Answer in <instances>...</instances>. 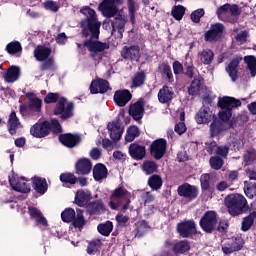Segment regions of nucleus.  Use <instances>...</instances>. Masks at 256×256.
<instances>
[{
	"instance_id": "nucleus-1",
	"label": "nucleus",
	"mask_w": 256,
	"mask_h": 256,
	"mask_svg": "<svg viewBox=\"0 0 256 256\" xmlns=\"http://www.w3.org/2000/svg\"><path fill=\"white\" fill-rule=\"evenodd\" d=\"M80 11L86 17V19L81 22L83 28L82 34L84 37L92 35L94 39H99V29H101V22L97 20V14L95 13V10L89 8V6H85Z\"/></svg>"
},
{
	"instance_id": "nucleus-2",
	"label": "nucleus",
	"mask_w": 256,
	"mask_h": 256,
	"mask_svg": "<svg viewBox=\"0 0 256 256\" xmlns=\"http://www.w3.org/2000/svg\"><path fill=\"white\" fill-rule=\"evenodd\" d=\"M109 206L114 210L122 207L123 211L129 209L131 211L133 209V207H131V192L121 186L116 188L110 196Z\"/></svg>"
},
{
	"instance_id": "nucleus-3",
	"label": "nucleus",
	"mask_w": 256,
	"mask_h": 256,
	"mask_svg": "<svg viewBox=\"0 0 256 256\" xmlns=\"http://www.w3.org/2000/svg\"><path fill=\"white\" fill-rule=\"evenodd\" d=\"M225 205L232 217H237V215H241L243 211L249 209V206H247V199L241 194L228 195L225 198Z\"/></svg>"
},
{
	"instance_id": "nucleus-4",
	"label": "nucleus",
	"mask_w": 256,
	"mask_h": 256,
	"mask_svg": "<svg viewBox=\"0 0 256 256\" xmlns=\"http://www.w3.org/2000/svg\"><path fill=\"white\" fill-rule=\"evenodd\" d=\"M61 219L64 223H71L73 222L74 227L77 229H83L87 224L85 217L83 216V210L77 209L76 212L72 208H66L61 213Z\"/></svg>"
},
{
	"instance_id": "nucleus-5",
	"label": "nucleus",
	"mask_w": 256,
	"mask_h": 256,
	"mask_svg": "<svg viewBox=\"0 0 256 256\" xmlns=\"http://www.w3.org/2000/svg\"><path fill=\"white\" fill-rule=\"evenodd\" d=\"M84 46L90 51V57H92L96 65L105 56L106 49H109V44L93 40L85 41Z\"/></svg>"
},
{
	"instance_id": "nucleus-6",
	"label": "nucleus",
	"mask_w": 256,
	"mask_h": 256,
	"mask_svg": "<svg viewBox=\"0 0 256 256\" xmlns=\"http://www.w3.org/2000/svg\"><path fill=\"white\" fill-rule=\"evenodd\" d=\"M239 14V6L224 4L222 7L218 8L217 15L222 21L231 22L234 21L235 16Z\"/></svg>"
},
{
	"instance_id": "nucleus-7",
	"label": "nucleus",
	"mask_w": 256,
	"mask_h": 256,
	"mask_svg": "<svg viewBox=\"0 0 256 256\" xmlns=\"http://www.w3.org/2000/svg\"><path fill=\"white\" fill-rule=\"evenodd\" d=\"M200 227L206 233H211L217 227V213L215 211L206 212L200 219Z\"/></svg>"
},
{
	"instance_id": "nucleus-8",
	"label": "nucleus",
	"mask_w": 256,
	"mask_h": 256,
	"mask_svg": "<svg viewBox=\"0 0 256 256\" xmlns=\"http://www.w3.org/2000/svg\"><path fill=\"white\" fill-rule=\"evenodd\" d=\"M51 131V123L44 121L41 123H36L30 128V135L36 137V139H43L47 137Z\"/></svg>"
},
{
	"instance_id": "nucleus-9",
	"label": "nucleus",
	"mask_w": 256,
	"mask_h": 256,
	"mask_svg": "<svg viewBox=\"0 0 256 256\" xmlns=\"http://www.w3.org/2000/svg\"><path fill=\"white\" fill-rule=\"evenodd\" d=\"M54 115H61L62 119H69V117L73 115V103H67V99L60 98L56 109L54 110Z\"/></svg>"
},
{
	"instance_id": "nucleus-10",
	"label": "nucleus",
	"mask_w": 256,
	"mask_h": 256,
	"mask_svg": "<svg viewBox=\"0 0 256 256\" xmlns=\"http://www.w3.org/2000/svg\"><path fill=\"white\" fill-rule=\"evenodd\" d=\"M177 231L183 238L191 237L197 233V224L193 220H185L177 225Z\"/></svg>"
},
{
	"instance_id": "nucleus-11",
	"label": "nucleus",
	"mask_w": 256,
	"mask_h": 256,
	"mask_svg": "<svg viewBox=\"0 0 256 256\" xmlns=\"http://www.w3.org/2000/svg\"><path fill=\"white\" fill-rule=\"evenodd\" d=\"M9 183L14 191H18V193H29V191H31V187L28 185L25 178H19L15 174L9 176Z\"/></svg>"
},
{
	"instance_id": "nucleus-12",
	"label": "nucleus",
	"mask_w": 256,
	"mask_h": 256,
	"mask_svg": "<svg viewBox=\"0 0 256 256\" xmlns=\"http://www.w3.org/2000/svg\"><path fill=\"white\" fill-rule=\"evenodd\" d=\"M243 239L236 238L235 240H227L222 244V253L224 255H231V253H235V251H241L243 249Z\"/></svg>"
},
{
	"instance_id": "nucleus-13",
	"label": "nucleus",
	"mask_w": 256,
	"mask_h": 256,
	"mask_svg": "<svg viewBox=\"0 0 256 256\" xmlns=\"http://www.w3.org/2000/svg\"><path fill=\"white\" fill-rule=\"evenodd\" d=\"M167 151V141L165 139L155 140L151 145V155L155 159H163Z\"/></svg>"
},
{
	"instance_id": "nucleus-14",
	"label": "nucleus",
	"mask_w": 256,
	"mask_h": 256,
	"mask_svg": "<svg viewBox=\"0 0 256 256\" xmlns=\"http://www.w3.org/2000/svg\"><path fill=\"white\" fill-rule=\"evenodd\" d=\"M99 10L104 17L108 18L115 17V15H117V12L119 11L117 9V4L114 3L112 0H103L99 5Z\"/></svg>"
},
{
	"instance_id": "nucleus-15",
	"label": "nucleus",
	"mask_w": 256,
	"mask_h": 256,
	"mask_svg": "<svg viewBox=\"0 0 256 256\" xmlns=\"http://www.w3.org/2000/svg\"><path fill=\"white\" fill-rule=\"evenodd\" d=\"M178 195L180 197H186L187 199H197L199 189L196 186L185 183L178 187Z\"/></svg>"
},
{
	"instance_id": "nucleus-16",
	"label": "nucleus",
	"mask_w": 256,
	"mask_h": 256,
	"mask_svg": "<svg viewBox=\"0 0 256 256\" xmlns=\"http://www.w3.org/2000/svg\"><path fill=\"white\" fill-rule=\"evenodd\" d=\"M225 31V26L221 23L212 24L210 29L205 33L206 41H217Z\"/></svg>"
},
{
	"instance_id": "nucleus-17",
	"label": "nucleus",
	"mask_w": 256,
	"mask_h": 256,
	"mask_svg": "<svg viewBox=\"0 0 256 256\" xmlns=\"http://www.w3.org/2000/svg\"><path fill=\"white\" fill-rule=\"evenodd\" d=\"M26 97L28 99V111H30V113H39L41 107H43V100L39 99L37 95L32 92H28Z\"/></svg>"
},
{
	"instance_id": "nucleus-18",
	"label": "nucleus",
	"mask_w": 256,
	"mask_h": 256,
	"mask_svg": "<svg viewBox=\"0 0 256 256\" xmlns=\"http://www.w3.org/2000/svg\"><path fill=\"white\" fill-rule=\"evenodd\" d=\"M121 55L123 59H128L129 61H139L141 57V52L139 46L133 45L130 47L125 46L122 51Z\"/></svg>"
},
{
	"instance_id": "nucleus-19",
	"label": "nucleus",
	"mask_w": 256,
	"mask_h": 256,
	"mask_svg": "<svg viewBox=\"0 0 256 256\" xmlns=\"http://www.w3.org/2000/svg\"><path fill=\"white\" fill-rule=\"evenodd\" d=\"M232 123H223L219 120H214L210 124V134L211 137H218V135H221L223 131H227V129H231Z\"/></svg>"
},
{
	"instance_id": "nucleus-20",
	"label": "nucleus",
	"mask_w": 256,
	"mask_h": 256,
	"mask_svg": "<svg viewBox=\"0 0 256 256\" xmlns=\"http://www.w3.org/2000/svg\"><path fill=\"white\" fill-rule=\"evenodd\" d=\"M243 58L236 56L234 59L230 61L228 66L226 67V71L233 83L239 79V74L237 72V68L239 67V63H241Z\"/></svg>"
},
{
	"instance_id": "nucleus-21",
	"label": "nucleus",
	"mask_w": 256,
	"mask_h": 256,
	"mask_svg": "<svg viewBox=\"0 0 256 256\" xmlns=\"http://www.w3.org/2000/svg\"><path fill=\"white\" fill-rule=\"evenodd\" d=\"M218 106L221 107L223 110L229 109V111H231L232 109H237V107H241V102L239 100H236L235 98L224 96L222 98H219Z\"/></svg>"
},
{
	"instance_id": "nucleus-22",
	"label": "nucleus",
	"mask_w": 256,
	"mask_h": 256,
	"mask_svg": "<svg viewBox=\"0 0 256 256\" xmlns=\"http://www.w3.org/2000/svg\"><path fill=\"white\" fill-rule=\"evenodd\" d=\"M133 95L129 90H119L114 94V101L119 107H125L130 101Z\"/></svg>"
},
{
	"instance_id": "nucleus-23",
	"label": "nucleus",
	"mask_w": 256,
	"mask_h": 256,
	"mask_svg": "<svg viewBox=\"0 0 256 256\" xmlns=\"http://www.w3.org/2000/svg\"><path fill=\"white\" fill-rule=\"evenodd\" d=\"M109 91V82L107 80H94L90 85V92L93 95H97V93H107Z\"/></svg>"
},
{
	"instance_id": "nucleus-24",
	"label": "nucleus",
	"mask_w": 256,
	"mask_h": 256,
	"mask_svg": "<svg viewBox=\"0 0 256 256\" xmlns=\"http://www.w3.org/2000/svg\"><path fill=\"white\" fill-rule=\"evenodd\" d=\"M110 138L112 141H119L123 135V127L119 124V122H110L107 126Z\"/></svg>"
},
{
	"instance_id": "nucleus-25",
	"label": "nucleus",
	"mask_w": 256,
	"mask_h": 256,
	"mask_svg": "<svg viewBox=\"0 0 256 256\" xmlns=\"http://www.w3.org/2000/svg\"><path fill=\"white\" fill-rule=\"evenodd\" d=\"M129 153L132 159H136V161H142V159H145L146 155L145 146L133 143L129 146Z\"/></svg>"
},
{
	"instance_id": "nucleus-26",
	"label": "nucleus",
	"mask_w": 256,
	"mask_h": 256,
	"mask_svg": "<svg viewBox=\"0 0 256 256\" xmlns=\"http://www.w3.org/2000/svg\"><path fill=\"white\" fill-rule=\"evenodd\" d=\"M213 119V112L209 108L203 106L195 116V120L199 125L209 123Z\"/></svg>"
},
{
	"instance_id": "nucleus-27",
	"label": "nucleus",
	"mask_w": 256,
	"mask_h": 256,
	"mask_svg": "<svg viewBox=\"0 0 256 256\" xmlns=\"http://www.w3.org/2000/svg\"><path fill=\"white\" fill-rule=\"evenodd\" d=\"M28 211L32 219H35L37 225L43 227V229H46L48 226L47 219L43 216L41 211L35 207H29Z\"/></svg>"
},
{
	"instance_id": "nucleus-28",
	"label": "nucleus",
	"mask_w": 256,
	"mask_h": 256,
	"mask_svg": "<svg viewBox=\"0 0 256 256\" xmlns=\"http://www.w3.org/2000/svg\"><path fill=\"white\" fill-rule=\"evenodd\" d=\"M93 169L91 160L87 158H82L76 163V171L79 175H89Z\"/></svg>"
},
{
	"instance_id": "nucleus-29",
	"label": "nucleus",
	"mask_w": 256,
	"mask_h": 256,
	"mask_svg": "<svg viewBox=\"0 0 256 256\" xmlns=\"http://www.w3.org/2000/svg\"><path fill=\"white\" fill-rule=\"evenodd\" d=\"M171 249L175 255H183L184 253H187V251L191 250V244L187 240H182L172 244Z\"/></svg>"
},
{
	"instance_id": "nucleus-30",
	"label": "nucleus",
	"mask_w": 256,
	"mask_h": 256,
	"mask_svg": "<svg viewBox=\"0 0 256 256\" xmlns=\"http://www.w3.org/2000/svg\"><path fill=\"white\" fill-rule=\"evenodd\" d=\"M17 129H21V122H19L17 114L13 111L8 119V130L10 135H15V133H17Z\"/></svg>"
},
{
	"instance_id": "nucleus-31",
	"label": "nucleus",
	"mask_w": 256,
	"mask_h": 256,
	"mask_svg": "<svg viewBox=\"0 0 256 256\" xmlns=\"http://www.w3.org/2000/svg\"><path fill=\"white\" fill-rule=\"evenodd\" d=\"M129 113L133 119L139 121V119L143 118V113H145V109L143 108V103L136 102L130 106Z\"/></svg>"
},
{
	"instance_id": "nucleus-32",
	"label": "nucleus",
	"mask_w": 256,
	"mask_h": 256,
	"mask_svg": "<svg viewBox=\"0 0 256 256\" xmlns=\"http://www.w3.org/2000/svg\"><path fill=\"white\" fill-rule=\"evenodd\" d=\"M91 199V192L85 190H78L75 196V204L78 207H84Z\"/></svg>"
},
{
	"instance_id": "nucleus-33",
	"label": "nucleus",
	"mask_w": 256,
	"mask_h": 256,
	"mask_svg": "<svg viewBox=\"0 0 256 256\" xmlns=\"http://www.w3.org/2000/svg\"><path fill=\"white\" fill-rule=\"evenodd\" d=\"M19 75H21V69L17 66H12L7 70L4 76L5 82L15 83V81L19 79Z\"/></svg>"
},
{
	"instance_id": "nucleus-34",
	"label": "nucleus",
	"mask_w": 256,
	"mask_h": 256,
	"mask_svg": "<svg viewBox=\"0 0 256 256\" xmlns=\"http://www.w3.org/2000/svg\"><path fill=\"white\" fill-rule=\"evenodd\" d=\"M173 88H169V86H164L158 92V99L160 103H169L171 99H173Z\"/></svg>"
},
{
	"instance_id": "nucleus-35",
	"label": "nucleus",
	"mask_w": 256,
	"mask_h": 256,
	"mask_svg": "<svg viewBox=\"0 0 256 256\" xmlns=\"http://www.w3.org/2000/svg\"><path fill=\"white\" fill-rule=\"evenodd\" d=\"M93 177L95 181L107 179V167L103 164H96L93 168Z\"/></svg>"
},
{
	"instance_id": "nucleus-36",
	"label": "nucleus",
	"mask_w": 256,
	"mask_h": 256,
	"mask_svg": "<svg viewBox=\"0 0 256 256\" xmlns=\"http://www.w3.org/2000/svg\"><path fill=\"white\" fill-rule=\"evenodd\" d=\"M59 141L62 145H65V147H75L77 145V142L79 141V137L75 136L73 134H64L59 137Z\"/></svg>"
},
{
	"instance_id": "nucleus-37",
	"label": "nucleus",
	"mask_w": 256,
	"mask_h": 256,
	"mask_svg": "<svg viewBox=\"0 0 256 256\" xmlns=\"http://www.w3.org/2000/svg\"><path fill=\"white\" fill-rule=\"evenodd\" d=\"M33 183H34L35 191H37V193H40V195H44V193L48 189L47 180H45V178H41V177H34Z\"/></svg>"
},
{
	"instance_id": "nucleus-38",
	"label": "nucleus",
	"mask_w": 256,
	"mask_h": 256,
	"mask_svg": "<svg viewBox=\"0 0 256 256\" xmlns=\"http://www.w3.org/2000/svg\"><path fill=\"white\" fill-rule=\"evenodd\" d=\"M87 211L90 215H99V213L105 211V206L101 201L92 202L87 205Z\"/></svg>"
},
{
	"instance_id": "nucleus-39",
	"label": "nucleus",
	"mask_w": 256,
	"mask_h": 256,
	"mask_svg": "<svg viewBox=\"0 0 256 256\" xmlns=\"http://www.w3.org/2000/svg\"><path fill=\"white\" fill-rule=\"evenodd\" d=\"M51 55V49L43 47V46H38L34 50V57L37 59V61H45Z\"/></svg>"
},
{
	"instance_id": "nucleus-40",
	"label": "nucleus",
	"mask_w": 256,
	"mask_h": 256,
	"mask_svg": "<svg viewBox=\"0 0 256 256\" xmlns=\"http://www.w3.org/2000/svg\"><path fill=\"white\" fill-rule=\"evenodd\" d=\"M201 81H203V78H201V76H198L191 82L190 87L188 89L189 95H199V91H201L202 87Z\"/></svg>"
},
{
	"instance_id": "nucleus-41",
	"label": "nucleus",
	"mask_w": 256,
	"mask_h": 256,
	"mask_svg": "<svg viewBox=\"0 0 256 256\" xmlns=\"http://www.w3.org/2000/svg\"><path fill=\"white\" fill-rule=\"evenodd\" d=\"M214 57H215V54H213V51H211L210 49H205L199 53L200 61L204 65H211V63H213Z\"/></svg>"
},
{
	"instance_id": "nucleus-42",
	"label": "nucleus",
	"mask_w": 256,
	"mask_h": 256,
	"mask_svg": "<svg viewBox=\"0 0 256 256\" xmlns=\"http://www.w3.org/2000/svg\"><path fill=\"white\" fill-rule=\"evenodd\" d=\"M97 230L100 235H103L104 237H109V235H111V231H113V222L106 221L105 223L99 224Z\"/></svg>"
},
{
	"instance_id": "nucleus-43",
	"label": "nucleus",
	"mask_w": 256,
	"mask_h": 256,
	"mask_svg": "<svg viewBox=\"0 0 256 256\" xmlns=\"http://www.w3.org/2000/svg\"><path fill=\"white\" fill-rule=\"evenodd\" d=\"M245 165H253L256 163V150L253 148L248 149L243 156Z\"/></svg>"
},
{
	"instance_id": "nucleus-44",
	"label": "nucleus",
	"mask_w": 256,
	"mask_h": 256,
	"mask_svg": "<svg viewBox=\"0 0 256 256\" xmlns=\"http://www.w3.org/2000/svg\"><path fill=\"white\" fill-rule=\"evenodd\" d=\"M244 61L247 65L248 71H250L251 77H255L256 75V59L255 56H246Z\"/></svg>"
},
{
	"instance_id": "nucleus-45",
	"label": "nucleus",
	"mask_w": 256,
	"mask_h": 256,
	"mask_svg": "<svg viewBox=\"0 0 256 256\" xmlns=\"http://www.w3.org/2000/svg\"><path fill=\"white\" fill-rule=\"evenodd\" d=\"M244 193L248 196L249 199L256 197V183L253 182H244Z\"/></svg>"
},
{
	"instance_id": "nucleus-46",
	"label": "nucleus",
	"mask_w": 256,
	"mask_h": 256,
	"mask_svg": "<svg viewBox=\"0 0 256 256\" xmlns=\"http://www.w3.org/2000/svg\"><path fill=\"white\" fill-rule=\"evenodd\" d=\"M148 185L154 191H158V189L163 186V180L161 179V177L159 175H152L148 179Z\"/></svg>"
},
{
	"instance_id": "nucleus-47",
	"label": "nucleus",
	"mask_w": 256,
	"mask_h": 256,
	"mask_svg": "<svg viewBox=\"0 0 256 256\" xmlns=\"http://www.w3.org/2000/svg\"><path fill=\"white\" fill-rule=\"evenodd\" d=\"M256 219V212H252L249 216L245 217L242 221V231H249L253 226Z\"/></svg>"
},
{
	"instance_id": "nucleus-48",
	"label": "nucleus",
	"mask_w": 256,
	"mask_h": 256,
	"mask_svg": "<svg viewBox=\"0 0 256 256\" xmlns=\"http://www.w3.org/2000/svg\"><path fill=\"white\" fill-rule=\"evenodd\" d=\"M142 169L146 175H151L152 173H155L157 171V163L154 161L146 160L144 161L142 165Z\"/></svg>"
},
{
	"instance_id": "nucleus-49",
	"label": "nucleus",
	"mask_w": 256,
	"mask_h": 256,
	"mask_svg": "<svg viewBox=\"0 0 256 256\" xmlns=\"http://www.w3.org/2000/svg\"><path fill=\"white\" fill-rule=\"evenodd\" d=\"M136 137H139V128L137 126H130L125 136L126 141L131 143V141H135Z\"/></svg>"
},
{
	"instance_id": "nucleus-50",
	"label": "nucleus",
	"mask_w": 256,
	"mask_h": 256,
	"mask_svg": "<svg viewBox=\"0 0 256 256\" xmlns=\"http://www.w3.org/2000/svg\"><path fill=\"white\" fill-rule=\"evenodd\" d=\"M128 9L130 20L132 23H135V13H137V9H139V6L135 2V0H128Z\"/></svg>"
},
{
	"instance_id": "nucleus-51",
	"label": "nucleus",
	"mask_w": 256,
	"mask_h": 256,
	"mask_svg": "<svg viewBox=\"0 0 256 256\" xmlns=\"http://www.w3.org/2000/svg\"><path fill=\"white\" fill-rule=\"evenodd\" d=\"M184 15L185 7L181 5L174 6V8L172 9V16L174 17V19H176L177 21H181Z\"/></svg>"
},
{
	"instance_id": "nucleus-52",
	"label": "nucleus",
	"mask_w": 256,
	"mask_h": 256,
	"mask_svg": "<svg viewBox=\"0 0 256 256\" xmlns=\"http://www.w3.org/2000/svg\"><path fill=\"white\" fill-rule=\"evenodd\" d=\"M145 83V73L139 72L132 79V87H141Z\"/></svg>"
},
{
	"instance_id": "nucleus-53",
	"label": "nucleus",
	"mask_w": 256,
	"mask_h": 256,
	"mask_svg": "<svg viewBox=\"0 0 256 256\" xmlns=\"http://www.w3.org/2000/svg\"><path fill=\"white\" fill-rule=\"evenodd\" d=\"M100 248H101V241L99 240L92 241L88 244L87 254L95 255V253H97V251H99Z\"/></svg>"
},
{
	"instance_id": "nucleus-54",
	"label": "nucleus",
	"mask_w": 256,
	"mask_h": 256,
	"mask_svg": "<svg viewBox=\"0 0 256 256\" xmlns=\"http://www.w3.org/2000/svg\"><path fill=\"white\" fill-rule=\"evenodd\" d=\"M223 160L219 156H213L210 158V166L215 171H219L223 167Z\"/></svg>"
},
{
	"instance_id": "nucleus-55",
	"label": "nucleus",
	"mask_w": 256,
	"mask_h": 256,
	"mask_svg": "<svg viewBox=\"0 0 256 256\" xmlns=\"http://www.w3.org/2000/svg\"><path fill=\"white\" fill-rule=\"evenodd\" d=\"M60 181H62V183H69L70 185H75V183H77V178L71 173H65L60 175Z\"/></svg>"
},
{
	"instance_id": "nucleus-56",
	"label": "nucleus",
	"mask_w": 256,
	"mask_h": 256,
	"mask_svg": "<svg viewBox=\"0 0 256 256\" xmlns=\"http://www.w3.org/2000/svg\"><path fill=\"white\" fill-rule=\"evenodd\" d=\"M6 49L10 55H15V53H20L21 51V43L19 42H11L6 46Z\"/></svg>"
},
{
	"instance_id": "nucleus-57",
	"label": "nucleus",
	"mask_w": 256,
	"mask_h": 256,
	"mask_svg": "<svg viewBox=\"0 0 256 256\" xmlns=\"http://www.w3.org/2000/svg\"><path fill=\"white\" fill-rule=\"evenodd\" d=\"M44 9L52 11V13H57L59 11V4L53 0H47L44 2Z\"/></svg>"
},
{
	"instance_id": "nucleus-58",
	"label": "nucleus",
	"mask_w": 256,
	"mask_h": 256,
	"mask_svg": "<svg viewBox=\"0 0 256 256\" xmlns=\"http://www.w3.org/2000/svg\"><path fill=\"white\" fill-rule=\"evenodd\" d=\"M147 231V222L141 220L136 223V237H141Z\"/></svg>"
},
{
	"instance_id": "nucleus-59",
	"label": "nucleus",
	"mask_w": 256,
	"mask_h": 256,
	"mask_svg": "<svg viewBox=\"0 0 256 256\" xmlns=\"http://www.w3.org/2000/svg\"><path fill=\"white\" fill-rule=\"evenodd\" d=\"M171 247H173V242L170 240H166L164 243V250L160 252L158 255L154 256H171Z\"/></svg>"
},
{
	"instance_id": "nucleus-60",
	"label": "nucleus",
	"mask_w": 256,
	"mask_h": 256,
	"mask_svg": "<svg viewBox=\"0 0 256 256\" xmlns=\"http://www.w3.org/2000/svg\"><path fill=\"white\" fill-rule=\"evenodd\" d=\"M231 110L226 109L219 112V119L221 120V123H231L229 119H231Z\"/></svg>"
},
{
	"instance_id": "nucleus-61",
	"label": "nucleus",
	"mask_w": 256,
	"mask_h": 256,
	"mask_svg": "<svg viewBox=\"0 0 256 256\" xmlns=\"http://www.w3.org/2000/svg\"><path fill=\"white\" fill-rule=\"evenodd\" d=\"M203 15H205V10H203V8L197 9L191 13V20L193 21V23H199Z\"/></svg>"
},
{
	"instance_id": "nucleus-62",
	"label": "nucleus",
	"mask_w": 256,
	"mask_h": 256,
	"mask_svg": "<svg viewBox=\"0 0 256 256\" xmlns=\"http://www.w3.org/2000/svg\"><path fill=\"white\" fill-rule=\"evenodd\" d=\"M210 180H211V176H209V174H203L200 177L201 188L203 189V191H207V189H209Z\"/></svg>"
},
{
	"instance_id": "nucleus-63",
	"label": "nucleus",
	"mask_w": 256,
	"mask_h": 256,
	"mask_svg": "<svg viewBox=\"0 0 256 256\" xmlns=\"http://www.w3.org/2000/svg\"><path fill=\"white\" fill-rule=\"evenodd\" d=\"M163 74L166 75L169 83H173V72L171 71V66L164 64L162 66Z\"/></svg>"
},
{
	"instance_id": "nucleus-64",
	"label": "nucleus",
	"mask_w": 256,
	"mask_h": 256,
	"mask_svg": "<svg viewBox=\"0 0 256 256\" xmlns=\"http://www.w3.org/2000/svg\"><path fill=\"white\" fill-rule=\"evenodd\" d=\"M141 198L143 199L145 205H147V203H153V201H155V195L151 194V192H142Z\"/></svg>"
}]
</instances>
